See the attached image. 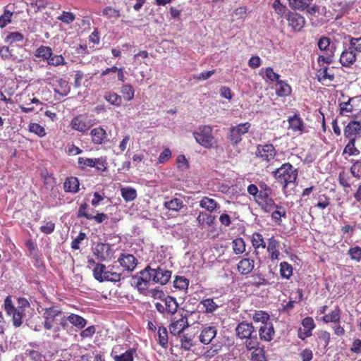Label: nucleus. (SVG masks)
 Masks as SVG:
<instances>
[{
	"label": "nucleus",
	"mask_w": 361,
	"mask_h": 361,
	"mask_svg": "<svg viewBox=\"0 0 361 361\" xmlns=\"http://www.w3.org/2000/svg\"><path fill=\"white\" fill-rule=\"evenodd\" d=\"M154 292L153 296L160 299V302L154 303L157 311L163 315H175L179 306L176 299L171 295H165L162 290H154Z\"/></svg>",
	"instance_id": "nucleus-1"
},
{
	"label": "nucleus",
	"mask_w": 361,
	"mask_h": 361,
	"mask_svg": "<svg viewBox=\"0 0 361 361\" xmlns=\"http://www.w3.org/2000/svg\"><path fill=\"white\" fill-rule=\"evenodd\" d=\"M272 174L277 182L282 185L283 188H286L289 184L295 183L298 171L291 164L287 162L274 171Z\"/></svg>",
	"instance_id": "nucleus-2"
},
{
	"label": "nucleus",
	"mask_w": 361,
	"mask_h": 361,
	"mask_svg": "<svg viewBox=\"0 0 361 361\" xmlns=\"http://www.w3.org/2000/svg\"><path fill=\"white\" fill-rule=\"evenodd\" d=\"M30 304L25 298L18 300V306L15 307L11 300L7 298L5 300V310L12 317L13 324L16 327H19L23 324V318L25 316V308H28Z\"/></svg>",
	"instance_id": "nucleus-3"
},
{
	"label": "nucleus",
	"mask_w": 361,
	"mask_h": 361,
	"mask_svg": "<svg viewBox=\"0 0 361 361\" xmlns=\"http://www.w3.org/2000/svg\"><path fill=\"white\" fill-rule=\"evenodd\" d=\"M193 136L196 142L206 149H211L217 143L209 126H200L197 130L193 132Z\"/></svg>",
	"instance_id": "nucleus-4"
},
{
	"label": "nucleus",
	"mask_w": 361,
	"mask_h": 361,
	"mask_svg": "<svg viewBox=\"0 0 361 361\" xmlns=\"http://www.w3.org/2000/svg\"><path fill=\"white\" fill-rule=\"evenodd\" d=\"M93 275L96 280L99 282L104 281L118 282L121 279V274L113 271L110 267H106L104 264L98 263L93 269Z\"/></svg>",
	"instance_id": "nucleus-5"
},
{
	"label": "nucleus",
	"mask_w": 361,
	"mask_h": 361,
	"mask_svg": "<svg viewBox=\"0 0 361 361\" xmlns=\"http://www.w3.org/2000/svg\"><path fill=\"white\" fill-rule=\"evenodd\" d=\"M189 326L188 316L186 314L180 313L178 314V317L176 316V314L171 316L168 327L172 336H180Z\"/></svg>",
	"instance_id": "nucleus-6"
},
{
	"label": "nucleus",
	"mask_w": 361,
	"mask_h": 361,
	"mask_svg": "<svg viewBox=\"0 0 361 361\" xmlns=\"http://www.w3.org/2000/svg\"><path fill=\"white\" fill-rule=\"evenodd\" d=\"M345 138L357 140L361 136V113L354 114L343 130Z\"/></svg>",
	"instance_id": "nucleus-7"
},
{
	"label": "nucleus",
	"mask_w": 361,
	"mask_h": 361,
	"mask_svg": "<svg viewBox=\"0 0 361 361\" xmlns=\"http://www.w3.org/2000/svg\"><path fill=\"white\" fill-rule=\"evenodd\" d=\"M146 267L149 269L148 273H149L153 283L166 285L171 278V271L164 267L159 266L153 269L149 265H147Z\"/></svg>",
	"instance_id": "nucleus-8"
},
{
	"label": "nucleus",
	"mask_w": 361,
	"mask_h": 361,
	"mask_svg": "<svg viewBox=\"0 0 361 361\" xmlns=\"http://www.w3.org/2000/svg\"><path fill=\"white\" fill-rule=\"evenodd\" d=\"M251 125L249 122L240 123L229 128L228 139L233 145H237L242 141V136L247 133Z\"/></svg>",
	"instance_id": "nucleus-9"
},
{
	"label": "nucleus",
	"mask_w": 361,
	"mask_h": 361,
	"mask_svg": "<svg viewBox=\"0 0 361 361\" xmlns=\"http://www.w3.org/2000/svg\"><path fill=\"white\" fill-rule=\"evenodd\" d=\"M43 326L44 329H50L51 324H56V318L62 314V310L57 306H51L42 309Z\"/></svg>",
	"instance_id": "nucleus-10"
},
{
	"label": "nucleus",
	"mask_w": 361,
	"mask_h": 361,
	"mask_svg": "<svg viewBox=\"0 0 361 361\" xmlns=\"http://www.w3.org/2000/svg\"><path fill=\"white\" fill-rule=\"evenodd\" d=\"M255 155L262 161L269 163L274 159L276 155V150L271 144L258 145L257 146Z\"/></svg>",
	"instance_id": "nucleus-11"
},
{
	"label": "nucleus",
	"mask_w": 361,
	"mask_h": 361,
	"mask_svg": "<svg viewBox=\"0 0 361 361\" xmlns=\"http://www.w3.org/2000/svg\"><path fill=\"white\" fill-rule=\"evenodd\" d=\"M71 127L73 130L80 133H86L92 126V123L88 119L87 114H79L73 117L71 121Z\"/></svg>",
	"instance_id": "nucleus-12"
},
{
	"label": "nucleus",
	"mask_w": 361,
	"mask_h": 361,
	"mask_svg": "<svg viewBox=\"0 0 361 361\" xmlns=\"http://www.w3.org/2000/svg\"><path fill=\"white\" fill-rule=\"evenodd\" d=\"M148 271L149 269L145 267L139 272L140 276L136 275L133 277L134 286L140 293L146 291L149 288V282L152 281Z\"/></svg>",
	"instance_id": "nucleus-13"
},
{
	"label": "nucleus",
	"mask_w": 361,
	"mask_h": 361,
	"mask_svg": "<svg viewBox=\"0 0 361 361\" xmlns=\"http://www.w3.org/2000/svg\"><path fill=\"white\" fill-rule=\"evenodd\" d=\"M286 18L288 20V25L293 32H300L305 26V20L300 13L288 11Z\"/></svg>",
	"instance_id": "nucleus-14"
},
{
	"label": "nucleus",
	"mask_w": 361,
	"mask_h": 361,
	"mask_svg": "<svg viewBox=\"0 0 361 361\" xmlns=\"http://www.w3.org/2000/svg\"><path fill=\"white\" fill-rule=\"evenodd\" d=\"M302 328L298 330V336L302 339L305 340L312 335V330L315 328L316 324L314 319L311 317H306L302 320Z\"/></svg>",
	"instance_id": "nucleus-15"
},
{
	"label": "nucleus",
	"mask_w": 361,
	"mask_h": 361,
	"mask_svg": "<svg viewBox=\"0 0 361 361\" xmlns=\"http://www.w3.org/2000/svg\"><path fill=\"white\" fill-rule=\"evenodd\" d=\"M259 339L263 341H271L275 336V330L272 322L260 324L258 328Z\"/></svg>",
	"instance_id": "nucleus-16"
},
{
	"label": "nucleus",
	"mask_w": 361,
	"mask_h": 361,
	"mask_svg": "<svg viewBox=\"0 0 361 361\" xmlns=\"http://www.w3.org/2000/svg\"><path fill=\"white\" fill-rule=\"evenodd\" d=\"M357 60L355 51L352 47L345 49L340 56V63L344 67H351Z\"/></svg>",
	"instance_id": "nucleus-17"
},
{
	"label": "nucleus",
	"mask_w": 361,
	"mask_h": 361,
	"mask_svg": "<svg viewBox=\"0 0 361 361\" xmlns=\"http://www.w3.org/2000/svg\"><path fill=\"white\" fill-rule=\"evenodd\" d=\"M118 262L124 269L128 271H133L138 262L133 255L123 253L120 255Z\"/></svg>",
	"instance_id": "nucleus-18"
},
{
	"label": "nucleus",
	"mask_w": 361,
	"mask_h": 361,
	"mask_svg": "<svg viewBox=\"0 0 361 361\" xmlns=\"http://www.w3.org/2000/svg\"><path fill=\"white\" fill-rule=\"evenodd\" d=\"M94 145H100L108 142V135L106 130L102 127L93 128L90 133Z\"/></svg>",
	"instance_id": "nucleus-19"
},
{
	"label": "nucleus",
	"mask_w": 361,
	"mask_h": 361,
	"mask_svg": "<svg viewBox=\"0 0 361 361\" xmlns=\"http://www.w3.org/2000/svg\"><path fill=\"white\" fill-rule=\"evenodd\" d=\"M288 128L295 133L302 134L305 132L304 122L298 114H295L293 116L288 118Z\"/></svg>",
	"instance_id": "nucleus-20"
},
{
	"label": "nucleus",
	"mask_w": 361,
	"mask_h": 361,
	"mask_svg": "<svg viewBox=\"0 0 361 361\" xmlns=\"http://www.w3.org/2000/svg\"><path fill=\"white\" fill-rule=\"evenodd\" d=\"M279 242L274 236H271L268 239V243L266 247L269 254V257L271 261L277 260L279 259Z\"/></svg>",
	"instance_id": "nucleus-21"
},
{
	"label": "nucleus",
	"mask_w": 361,
	"mask_h": 361,
	"mask_svg": "<svg viewBox=\"0 0 361 361\" xmlns=\"http://www.w3.org/2000/svg\"><path fill=\"white\" fill-rule=\"evenodd\" d=\"M217 329L215 326H209L204 327L200 334V341L205 345L209 344L216 337Z\"/></svg>",
	"instance_id": "nucleus-22"
},
{
	"label": "nucleus",
	"mask_w": 361,
	"mask_h": 361,
	"mask_svg": "<svg viewBox=\"0 0 361 361\" xmlns=\"http://www.w3.org/2000/svg\"><path fill=\"white\" fill-rule=\"evenodd\" d=\"M355 98H350L347 102H343L339 103V114L341 116H350L352 114V117L354 114H356L355 112L357 111V109L355 108L354 105Z\"/></svg>",
	"instance_id": "nucleus-23"
},
{
	"label": "nucleus",
	"mask_w": 361,
	"mask_h": 361,
	"mask_svg": "<svg viewBox=\"0 0 361 361\" xmlns=\"http://www.w3.org/2000/svg\"><path fill=\"white\" fill-rule=\"evenodd\" d=\"M243 341H244L243 344L247 350H252L259 345V337L255 326L249 331L248 336L245 337Z\"/></svg>",
	"instance_id": "nucleus-24"
},
{
	"label": "nucleus",
	"mask_w": 361,
	"mask_h": 361,
	"mask_svg": "<svg viewBox=\"0 0 361 361\" xmlns=\"http://www.w3.org/2000/svg\"><path fill=\"white\" fill-rule=\"evenodd\" d=\"M255 267V260L248 257L242 259L237 264V270L242 275L249 274Z\"/></svg>",
	"instance_id": "nucleus-25"
},
{
	"label": "nucleus",
	"mask_w": 361,
	"mask_h": 361,
	"mask_svg": "<svg viewBox=\"0 0 361 361\" xmlns=\"http://www.w3.org/2000/svg\"><path fill=\"white\" fill-rule=\"evenodd\" d=\"M0 57L1 59L20 61L23 60V55L18 56L13 52V49L8 46L0 47Z\"/></svg>",
	"instance_id": "nucleus-26"
},
{
	"label": "nucleus",
	"mask_w": 361,
	"mask_h": 361,
	"mask_svg": "<svg viewBox=\"0 0 361 361\" xmlns=\"http://www.w3.org/2000/svg\"><path fill=\"white\" fill-rule=\"evenodd\" d=\"M254 326L252 323H249L246 321L240 322L235 327V334L237 337L243 340L245 337L248 336V333L253 329Z\"/></svg>",
	"instance_id": "nucleus-27"
},
{
	"label": "nucleus",
	"mask_w": 361,
	"mask_h": 361,
	"mask_svg": "<svg viewBox=\"0 0 361 361\" xmlns=\"http://www.w3.org/2000/svg\"><path fill=\"white\" fill-rule=\"evenodd\" d=\"M52 52L53 50L51 47L45 45H41L34 51V56L39 61L47 62L49 59V57L51 56Z\"/></svg>",
	"instance_id": "nucleus-28"
},
{
	"label": "nucleus",
	"mask_w": 361,
	"mask_h": 361,
	"mask_svg": "<svg viewBox=\"0 0 361 361\" xmlns=\"http://www.w3.org/2000/svg\"><path fill=\"white\" fill-rule=\"evenodd\" d=\"M341 308L336 305L334 310H332L329 314H325L322 320L326 323H334L338 324L341 322Z\"/></svg>",
	"instance_id": "nucleus-29"
},
{
	"label": "nucleus",
	"mask_w": 361,
	"mask_h": 361,
	"mask_svg": "<svg viewBox=\"0 0 361 361\" xmlns=\"http://www.w3.org/2000/svg\"><path fill=\"white\" fill-rule=\"evenodd\" d=\"M295 294L297 295L294 299L290 298L289 301L286 304L282 305V311L285 312H290L296 303H300L303 300V293L302 290L300 288H298Z\"/></svg>",
	"instance_id": "nucleus-30"
},
{
	"label": "nucleus",
	"mask_w": 361,
	"mask_h": 361,
	"mask_svg": "<svg viewBox=\"0 0 361 361\" xmlns=\"http://www.w3.org/2000/svg\"><path fill=\"white\" fill-rule=\"evenodd\" d=\"M79 180L78 178L71 176L66 179L63 189L66 192L76 193L79 190Z\"/></svg>",
	"instance_id": "nucleus-31"
},
{
	"label": "nucleus",
	"mask_w": 361,
	"mask_h": 361,
	"mask_svg": "<svg viewBox=\"0 0 361 361\" xmlns=\"http://www.w3.org/2000/svg\"><path fill=\"white\" fill-rule=\"evenodd\" d=\"M200 207L209 212H213L218 207V202L209 197H203L200 201Z\"/></svg>",
	"instance_id": "nucleus-32"
},
{
	"label": "nucleus",
	"mask_w": 361,
	"mask_h": 361,
	"mask_svg": "<svg viewBox=\"0 0 361 361\" xmlns=\"http://www.w3.org/2000/svg\"><path fill=\"white\" fill-rule=\"evenodd\" d=\"M158 343L166 349L169 346V336L167 328L164 326H159L157 329Z\"/></svg>",
	"instance_id": "nucleus-33"
},
{
	"label": "nucleus",
	"mask_w": 361,
	"mask_h": 361,
	"mask_svg": "<svg viewBox=\"0 0 361 361\" xmlns=\"http://www.w3.org/2000/svg\"><path fill=\"white\" fill-rule=\"evenodd\" d=\"M120 190L121 197L127 202L133 201L137 198V190L133 187H122Z\"/></svg>",
	"instance_id": "nucleus-34"
},
{
	"label": "nucleus",
	"mask_w": 361,
	"mask_h": 361,
	"mask_svg": "<svg viewBox=\"0 0 361 361\" xmlns=\"http://www.w3.org/2000/svg\"><path fill=\"white\" fill-rule=\"evenodd\" d=\"M317 75L318 77V80L322 82H324L327 80L331 82L335 78L334 72L328 67H324L318 70Z\"/></svg>",
	"instance_id": "nucleus-35"
},
{
	"label": "nucleus",
	"mask_w": 361,
	"mask_h": 361,
	"mask_svg": "<svg viewBox=\"0 0 361 361\" xmlns=\"http://www.w3.org/2000/svg\"><path fill=\"white\" fill-rule=\"evenodd\" d=\"M122 99L126 102H130L134 99L135 97V90L132 85L129 83L124 84L121 87V91Z\"/></svg>",
	"instance_id": "nucleus-36"
},
{
	"label": "nucleus",
	"mask_w": 361,
	"mask_h": 361,
	"mask_svg": "<svg viewBox=\"0 0 361 361\" xmlns=\"http://www.w3.org/2000/svg\"><path fill=\"white\" fill-rule=\"evenodd\" d=\"M104 98L110 104L116 107L122 105V97L114 92H105Z\"/></svg>",
	"instance_id": "nucleus-37"
},
{
	"label": "nucleus",
	"mask_w": 361,
	"mask_h": 361,
	"mask_svg": "<svg viewBox=\"0 0 361 361\" xmlns=\"http://www.w3.org/2000/svg\"><path fill=\"white\" fill-rule=\"evenodd\" d=\"M251 243L255 250H258L259 248L265 249L267 247V244L263 235L258 232H255L252 233L251 237Z\"/></svg>",
	"instance_id": "nucleus-38"
},
{
	"label": "nucleus",
	"mask_w": 361,
	"mask_h": 361,
	"mask_svg": "<svg viewBox=\"0 0 361 361\" xmlns=\"http://www.w3.org/2000/svg\"><path fill=\"white\" fill-rule=\"evenodd\" d=\"M280 276L285 279H290L293 273V268L290 264L287 262L280 263Z\"/></svg>",
	"instance_id": "nucleus-39"
},
{
	"label": "nucleus",
	"mask_w": 361,
	"mask_h": 361,
	"mask_svg": "<svg viewBox=\"0 0 361 361\" xmlns=\"http://www.w3.org/2000/svg\"><path fill=\"white\" fill-rule=\"evenodd\" d=\"M164 207L169 210L178 212L184 207V204L182 200L174 197L169 201L165 202Z\"/></svg>",
	"instance_id": "nucleus-40"
},
{
	"label": "nucleus",
	"mask_w": 361,
	"mask_h": 361,
	"mask_svg": "<svg viewBox=\"0 0 361 361\" xmlns=\"http://www.w3.org/2000/svg\"><path fill=\"white\" fill-rule=\"evenodd\" d=\"M90 210L93 209H90L89 205L86 202L82 203L78 208L77 212V218H85L87 220H92V214L89 212Z\"/></svg>",
	"instance_id": "nucleus-41"
},
{
	"label": "nucleus",
	"mask_w": 361,
	"mask_h": 361,
	"mask_svg": "<svg viewBox=\"0 0 361 361\" xmlns=\"http://www.w3.org/2000/svg\"><path fill=\"white\" fill-rule=\"evenodd\" d=\"M68 322L78 329H83L87 324V321L81 316L71 313L68 315Z\"/></svg>",
	"instance_id": "nucleus-42"
},
{
	"label": "nucleus",
	"mask_w": 361,
	"mask_h": 361,
	"mask_svg": "<svg viewBox=\"0 0 361 361\" xmlns=\"http://www.w3.org/2000/svg\"><path fill=\"white\" fill-rule=\"evenodd\" d=\"M189 279L183 276H176L173 281V286L180 290H186L189 286Z\"/></svg>",
	"instance_id": "nucleus-43"
},
{
	"label": "nucleus",
	"mask_w": 361,
	"mask_h": 361,
	"mask_svg": "<svg viewBox=\"0 0 361 361\" xmlns=\"http://www.w3.org/2000/svg\"><path fill=\"white\" fill-rule=\"evenodd\" d=\"M136 354V349L134 348H130L125 353L115 355L114 357V361H133L134 355Z\"/></svg>",
	"instance_id": "nucleus-44"
},
{
	"label": "nucleus",
	"mask_w": 361,
	"mask_h": 361,
	"mask_svg": "<svg viewBox=\"0 0 361 361\" xmlns=\"http://www.w3.org/2000/svg\"><path fill=\"white\" fill-rule=\"evenodd\" d=\"M276 94L279 97H286L291 93L290 86L284 81L279 80L277 82Z\"/></svg>",
	"instance_id": "nucleus-45"
},
{
	"label": "nucleus",
	"mask_w": 361,
	"mask_h": 361,
	"mask_svg": "<svg viewBox=\"0 0 361 361\" xmlns=\"http://www.w3.org/2000/svg\"><path fill=\"white\" fill-rule=\"evenodd\" d=\"M245 242L242 238H235L232 241L233 251L235 255L245 252Z\"/></svg>",
	"instance_id": "nucleus-46"
},
{
	"label": "nucleus",
	"mask_w": 361,
	"mask_h": 361,
	"mask_svg": "<svg viewBox=\"0 0 361 361\" xmlns=\"http://www.w3.org/2000/svg\"><path fill=\"white\" fill-rule=\"evenodd\" d=\"M313 0H288L290 6L293 9L303 11L310 6Z\"/></svg>",
	"instance_id": "nucleus-47"
},
{
	"label": "nucleus",
	"mask_w": 361,
	"mask_h": 361,
	"mask_svg": "<svg viewBox=\"0 0 361 361\" xmlns=\"http://www.w3.org/2000/svg\"><path fill=\"white\" fill-rule=\"evenodd\" d=\"M349 141L344 147L343 154H348L349 156H357L360 154V150L355 147L356 140L348 139Z\"/></svg>",
	"instance_id": "nucleus-48"
},
{
	"label": "nucleus",
	"mask_w": 361,
	"mask_h": 361,
	"mask_svg": "<svg viewBox=\"0 0 361 361\" xmlns=\"http://www.w3.org/2000/svg\"><path fill=\"white\" fill-rule=\"evenodd\" d=\"M200 305L203 306L207 313H213L219 307V305L215 302L213 298L204 299L200 302Z\"/></svg>",
	"instance_id": "nucleus-49"
},
{
	"label": "nucleus",
	"mask_w": 361,
	"mask_h": 361,
	"mask_svg": "<svg viewBox=\"0 0 361 361\" xmlns=\"http://www.w3.org/2000/svg\"><path fill=\"white\" fill-rule=\"evenodd\" d=\"M214 220V216L211 214L200 212L199 215L196 219V221L197 223L198 226H201L204 225V224H207L208 226H211Z\"/></svg>",
	"instance_id": "nucleus-50"
},
{
	"label": "nucleus",
	"mask_w": 361,
	"mask_h": 361,
	"mask_svg": "<svg viewBox=\"0 0 361 361\" xmlns=\"http://www.w3.org/2000/svg\"><path fill=\"white\" fill-rule=\"evenodd\" d=\"M253 351L251 353V361H267L265 351L263 348H259V345L257 348L252 349Z\"/></svg>",
	"instance_id": "nucleus-51"
},
{
	"label": "nucleus",
	"mask_w": 361,
	"mask_h": 361,
	"mask_svg": "<svg viewBox=\"0 0 361 361\" xmlns=\"http://www.w3.org/2000/svg\"><path fill=\"white\" fill-rule=\"evenodd\" d=\"M24 39L23 35L20 32H11L5 37V42L12 44L16 42H22Z\"/></svg>",
	"instance_id": "nucleus-52"
},
{
	"label": "nucleus",
	"mask_w": 361,
	"mask_h": 361,
	"mask_svg": "<svg viewBox=\"0 0 361 361\" xmlns=\"http://www.w3.org/2000/svg\"><path fill=\"white\" fill-rule=\"evenodd\" d=\"M8 6L4 8V13L0 16V28L5 27L11 22L13 13L7 9Z\"/></svg>",
	"instance_id": "nucleus-53"
},
{
	"label": "nucleus",
	"mask_w": 361,
	"mask_h": 361,
	"mask_svg": "<svg viewBox=\"0 0 361 361\" xmlns=\"http://www.w3.org/2000/svg\"><path fill=\"white\" fill-rule=\"evenodd\" d=\"M102 15L106 18H118L121 17V11L112 6H106L102 11Z\"/></svg>",
	"instance_id": "nucleus-54"
},
{
	"label": "nucleus",
	"mask_w": 361,
	"mask_h": 361,
	"mask_svg": "<svg viewBox=\"0 0 361 361\" xmlns=\"http://www.w3.org/2000/svg\"><path fill=\"white\" fill-rule=\"evenodd\" d=\"M29 131L40 137H44L47 134L45 128L37 123H30L29 124Z\"/></svg>",
	"instance_id": "nucleus-55"
},
{
	"label": "nucleus",
	"mask_w": 361,
	"mask_h": 361,
	"mask_svg": "<svg viewBox=\"0 0 361 361\" xmlns=\"http://www.w3.org/2000/svg\"><path fill=\"white\" fill-rule=\"evenodd\" d=\"M350 180L351 178L347 172L343 170L339 172L338 181L340 185L343 188H350Z\"/></svg>",
	"instance_id": "nucleus-56"
},
{
	"label": "nucleus",
	"mask_w": 361,
	"mask_h": 361,
	"mask_svg": "<svg viewBox=\"0 0 361 361\" xmlns=\"http://www.w3.org/2000/svg\"><path fill=\"white\" fill-rule=\"evenodd\" d=\"M275 211L271 213V218L279 224L281 222V217H285L286 215V209L283 207L277 204L275 207Z\"/></svg>",
	"instance_id": "nucleus-57"
},
{
	"label": "nucleus",
	"mask_w": 361,
	"mask_h": 361,
	"mask_svg": "<svg viewBox=\"0 0 361 361\" xmlns=\"http://www.w3.org/2000/svg\"><path fill=\"white\" fill-rule=\"evenodd\" d=\"M48 65L53 66H59L66 64V61L62 55H56L52 52L51 56L47 62Z\"/></svg>",
	"instance_id": "nucleus-58"
},
{
	"label": "nucleus",
	"mask_w": 361,
	"mask_h": 361,
	"mask_svg": "<svg viewBox=\"0 0 361 361\" xmlns=\"http://www.w3.org/2000/svg\"><path fill=\"white\" fill-rule=\"evenodd\" d=\"M252 284L255 287L259 288L262 286H267V285L269 284L268 280L261 273H258L255 275H252Z\"/></svg>",
	"instance_id": "nucleus-59"
},
{
	"label": "nucleus",
	"mask_w": 361,
	"mask_h": 361,
	"mask_svg": "<svg viewBox=\"0 0 361 361\" xmlns=\"http://www.w3.org/2000/svg\"><path fill=\"white\" fill-rule=\"evenodd\" d=\"M253 320L255 322H261V324H264V323L271 322L269 321L270 317L268 313L264 311H257L253 314Z\"/></svg>",
	"instance_id": "nucleus-60"
},
{
	"label": "nucleus",
	"mask_w": 361,
	"mask_h": 361,
	"mask_svg": "<svg viewBox=\"0 0 361 361\" xmlns=\"http://www.w3.org/2000/svg\"><path fill=\"white\" fill-rule=\"evenodd\" d=\"M331 334L326 331H321L317 338L318 343L321 344L324 349H326L330 343Z\"/></svg>",
	"instance_id": "nucleus-61"
},
{
	"label": "nucleus",
	"mask_w": 361,
	"mask_h": 361,
	"mask_svg": "<svg viewBox=\"0 0 361 361\" xmlns=\"http://www.w3.org/2000/svg\"><path fill=\"white\" fill-rule=\"evenodd\" d=\"M272 8L279 16L281 17L286 15L288 11V8L286 5L281 2V0H274L272 4Z\"/></svg>",
	"instance_id": "nucleus-62"
},
{
	"label": "nucleus",
	"mask_w": 361,
	"mask_h": 361,
	"mask_svg": "<svg viewBox=\"0 0 361 361\" xmlns=\"http://www.w3.org/2000/svg\"><path fill=\"white\" fill-rule=\"evenodd\" d=\"M350 171L353 177L361 179V160L352 161Z\"/></svg>",
	"instance_id": "nucleus-63"
},
{
	"label": "nucleus",
	"mask_w": 361,
	"mask_h": 361,
	"mask_svg": "<svg viewBox=\"0 0 361 361\" xmlns=\"http://www.w3.org/2000/svg\"><path fill=\"white\" fill-rule=\"evenodd\" d=\"M348 254L350 259L357 262H361V247L355 246L348 250Z\"/></svg>",
	"instance_id": "nucleus-64"
}]
</instances>
